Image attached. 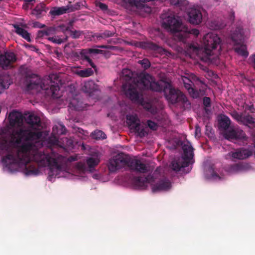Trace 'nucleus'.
Instances as JSON below:
<instances>
[{"label":"nucleus","instance_id":"f704fd0d","mask_svg":"<svg viewBox=\"0 0 255 255\" xmlns=\"http://www.w3.org/2000/svg\"><path fill=\"white\" fill-rule=\"evenodd\" d=\"M193 84V83L185 84H184V86L192 97L197 98L198 97V93L192 87Z\"/></svg>","mask_w":255,"mask_h":255},{"label":"nucleus","instance_id":"6ab92c4d","mask_svg":"<svg viewBox=\"0 0 255 255\" xmlns=\"http://www.w3.org/2000/svg\"><path fill=\"white\" fill-rule=\"evenodd\" d=\"M8 119L10 126L20 127L23 123V117L20 113L13 111L9 114Z\"/></svg>","mask_w":255,"mask_h":255},{"label":"nucleus","instance_id":"49530a36","mask_svg":"<svg viewBox=\"0 0 255 255\" xmlns=\"http://www.w3.org/2000/svg\"><path fill=\"white\" fill-rule=\"evenodd\" d=\"M143 106L145 109L152 114L156 112V109L151 103H147L143 104Z\"/></svg>","mask_w":255,"mask_h":255},{"label":"nucleus","instance_id":"4468645a","mask_svg":"<svg viewBox=\"0 0 255 255\" xmlns=\"http://www.w3.org/2000/svg\"><path fill=\"white\" fill-rule=\"evenodd\" d=\"M16 60V55L13 52H6L0 55V66L3 69H7L11 67Z\"/></svg>","mask_w":255,"mask_h":255},{"label":"nucleus","instance_id":"58836bf2","mask_svg":"<svg viewBox=\"0 0 255 255\" xmlns=\"http://www.w3.org/2000/svg\"><path fill=\"white\" fill-rule=\"evenodd\" d=\"M186 33H187V35L186 36H184L182 38V39H179L178 41H181L183 42H185L186 38L188 37L189 34H192L196 36H197L199 34V30L197 29H192L191 30H189L188 28L187 27V31H186Z\"/></svg>","mask_w":255,"mask_h":255},{"label":"nucleus","instance_id":"37998d69","mask_svg":"<svg viewBox=\"0 0 255 255\" xmlns=\"http://www.w3.org/2000/svg\"><path fill=\"white\" fill-rule=\"evenodd\" d=\"M192 79L196 84L199 85L201 88H204L206 86L203 79H201L196 76H194L192 77Z\"/></svg>","mask_w":255,"mask_h":255},{"label":"nucleus","instance_id":"ddd939ff","mask_svg":"<svg viewBox=\"0 0 255 255\" xmlns=\"http://www.w3.org/2000/svg\"><path fill=\"white\" fill-rule=\"evenodd\" d=\"M203 43L205 45V48H217L218 46L220 47L223 45L221 38L219 36L213 33H208L204 37ZM223 42V46H224Z\"/></svg>","mask_w":255,"mask_h":255},{"label":"nucleus","instance_id":"b1692460","mask_svg":"<svg viewBox=\"0 0 255 255\" xmlns=\"http://www.w3.org/2000/svg\"><path fill=\"white\" fill-rule=\"evenodd\" d=\"M139 4V2L135 0H123L122 5L127 9L135 12Z\"/></svg>","mask_w":255,"mask_h":255},{"label":"nucleus","instance_id":"2f4dec72","mask_svg":"<svg viewBox=\"0 0 255 255\" xmlns=\"http://www.w3.org/2000/svg\"><path fill=\"white\" fill-rule=\"evenodd\" d=\"M245 126L252 125L255 124V118H253L251 115L247 114L246 115H243L241 123Z\"/></svg>","mask_w":255,"mask_h":255},{"label":"nucleus","instance_id":"338daca9","mask_svg":"<svg viewBox=\"0 0 255 255\" xmlns=\"http://www.w3.org/2000/svg\"><path fill=\"white\" fill-rule=\"evenodd\" d=\"M232 19H234V18H235V13L234 12H233L232 13V15H231V17Z\"/></svg>","mask_w":255,"mask_h":255},{"label":"nucleus","instance_id":"aec40b11","mask_svg":"<svg viewBox=\"0 0 255 255\" xmlns=\"http://www.w3.org/2000/svg\"><path fill=\"white\" fill-rule=\"evenodd\" d=\"M76 9L72 5H67L66 6L61 7H52L49 13L52 16H57L66 13L67 12L73 11Z\"/></svg>","mask_w":255,"mask_h":255},{"label":"nucleus","instance_id":"c03bdc74","mask_svg":"<svg viewBox=\"0 0 255 255\" xmlns=\"http://www.w3.org/2000/svg\"><path fill=\"white\" fill-rule=\"evenodd\" d=\"M69 33L73 38L76 39L79 38L84 33L82 31L71 29L69 30Z\"/></svg>","mask_w":255,"mask_h":255},{"label":"nucleus","instance_id":"72a5a7b5","mask_svg":"<svg viewBox=\"0 0 255 255\" xmlns=\"http://www.w3.org/2000/svg\"><path fill=\"white\" fill-rule=\"evenodd\" d=\"M93 138L98 139H104L107 138L106 134L101 130H95L91 133Z\"/></svg>","mask_w":255,"mask_h":255},{"label":"nucleus","instance_id":"bf43d9fd","mask_svg":"<svg viewBox=\"0 0 255 255\" xmlns=\"http://www.w3.org/2000/svg\"><path fill=\"white\" fill-rule=\"evenodd\" d=\"M201 134V128L200 127H196V130H195V135L196 136H197L199 135V136H200Z\"/></svg>","mask_w":255,"mask_h":255},{"label":"nucleus","instance_id":"5fc2aeb1","mask_svg":"<svg viewBox=\"0 0 255 255\" xmlns=\"http://www.w3.org/2000/svg\"><path fill=\"white\" fill-rule=\"evenodd\" d=\"M33 26L35 28H42L45 27L46 25L38 21H36L33 23Z\"/></svg>","mask_w":255,"mask_h":255},{"label":"nucleus","instance_id":"4c0bfd02","mask_svg":"<svg viewBox=\"0 0 255 255\" xmlns=\"http://www.w3.org/2000/svg\"><path fill=\"white\" fill-rule=\"evenodd\" d=\"M135 12L140 14H141L142 12L150 13L151 12V8L145 4L139 3L137 10Z\"/></svg>","mask_w":255,"mask_h":255},{"label":"nucleus","instance_id":"09e8293b","mask_svg":"<svg viewBox=\"0 0 255 255\" xmlns=\"http://www.w3.org/2000/svg\"><path fill=\"white\" fill-rule=\"evenodd\" d=\"M139 63L144 68V70L148 69L150 66V63L149 61L146 58H144L142 60L139 61Z\"/></svg>","mask_w":255,"mask_h":255},{"label":"nucleus","instance_id":"a19ab883","mask_svg":"<svg viewBox=\"0 0 255 255\" xmlns=\"http://www.w3.org/2000/svg\"><path fill=\"white\" fill-rule=\"evenodd\" d=\"M133 129L140 137H144L146 134V132L145 131L144 129L141 128L140 124L139 125L135 126V128Z\"/></svg>","mask_w":255,"mask_h":255},{"label":"nucleus","instance_id":"9d476101","mask_svg":"<svg viewBox=\"0 0 255 255\" xmlns=\"http://www.w3.org/2000/svg\"><path fill=\"white\" fill-rule=\"evenodd\" d=\"M146 74L145 72H144L143 74H141L139 76L138 80L136 83L133 85H130L129 86L127 94L132 101L134 102H139L140 101V96L142 95V93L141 91H138V89L140 91L146 90V89H143L142 86H140L137 85L141 77Z\"/></svg>","mask_w":255,"mask_h":255},{"label":"nucleus","instance_id":"c85d7f7f","mask_svg":"<svg viewBox=\"0 0 255 255\" xmlns=\"http://www.w3.org/2000/svg\"><path fill=\"white\" fill-rule=\"evenodd\" d=\"M231 124V120L227 116H224L219 121V126L221 128L225 130H228Z\"/></svg>","mask_w":255,"mask_h":255},{"label":"nucleus","instance_id":"423d86ee","mask_svg":"<svg viewBox=\"0 0 255 255\" xmlns=\"http://www.w3.org/2000/svg\"><path fill=\"white\" fill-rule=\"evenodd\" d=\"M51 85L49 87H45L42 83L41 79L36 74H32L26 77L25 85L27 90L36 89L39 90L40 89L46 91V93L50 94L53 98L58 97V92L59 87L57 83L52 84L51 81Z\"/></svg>","mask_w":255,"mask_h":255},{"label":"nucleus","instance_id":"7c9ffc66","mask_svg":"<svg viewBox=\"0 0 255 255\" xmlns=\"http://www.w3.org/2000/svg\"><path fill=\"white\" fill-rule=\"evenodd\" d=\"M171 4L179 7L181 9H185L188 4L186 0H169Z\"/></svg>","mask_w":255,"mask_h":255},{"label":"nucleus","instance_id":"393cba45","mask_svg":"<svg viewBox=\"0 0 255 255\" xmlns=\"http://www.w3.org/2000/svg\"><path fill=\"white\" fill-rule=\"evenodd\" d=\"M13 27L15 29V32L17 34L22 36L27 41L30 42L31 41L30 33L26 30L20 27L19 25L16 24H14Z\"/></svg>","mask_w":255,"mask_h":255},{"label":"nucleus","instance_id":"bb28decb","mask_svg":"<svg viewBox=\"0 0 255 255\" xmlns=\"http://www.w3.org/2000/svg\"><path fill=\"white\" fill-rule=\"evenodd\" d=\"M56 28L54 27H47L45 30H39L37 33V38H40L44 36H48L50 34H55Z\"/></svg>","mask_w":255,"mask_h":255},{"label":"nucleus","instance_id":"7ed1b4c3","mask_svg":"<svg viewBox=\"0 0 255 255\" xmlns=\"http://www.w3.org/2000/svg\"><path fill=\"white\" fill-rule=\"evenodd\" d=\"M128 166L132 171L136 173H145L148 172L147 166L139 159L131 158L123 153H119L109 159L108 167L110 172H114L117 170Z\"/></svg>","mask_w":255,"mask_h":255},{"label":"nucleus","instance_id":"1a4fd4ad","mask_svg":"<svg viewBox=\"0 0 255 255\" xmlns=\"http://www.w3.org/2000/svg\"><path fill=\"white\" fill-rule=\"evenodd\" d=\"M224 136L225 138L230 140L241 141L243 144L248 143V137L242 129L238 128H230L225 131Z\"/></svg>","mask_w":255,"mask_h":255},{"label":"nucleus","instance_id":"dca6fc26","mask_svg":"<svg viewBox=\"0 0 255 255\" xmlns=\"http://www.w3.org/2000/svg\"><path fill=\"white\" fill-rule=\"evenodd\" d=\"M188 20L193 24H199L202 20V14L200 9L193 7L188 12Z\"/></svg>","mask_w":255,"mask_h":255},{"label":"nucleus","instance_id":"f257e3e1","mask_svg":"<svg viewBox=\"0 0 255 255\" xmlns=\"http://www.w3.org/2000/svg\"><path fill=\"white\" fill-rule=\"evenodd\" d=\"M42 133L20 128L12 131L10 139H0V155L6 153L2 162L9 171H22L26 175H36L39 172L37 166H48V178L56 176L61 166L56 159L39 149L43 146L39 140Z\"/></svg>","mask_w":255,"mask_h":255},{"label":"nucleus","instance_id":"79ce46f5","mask_svg":"<svg viewBox=\"0 0 255 255\" xmlns=\"http://www.w3.org/2000/svg\"><path fill=\"white\" fill-rule=\"evenodd\" d=\"M67 36H66L63 39H61V38H59V36H57L52 37H49L48 38V39L49 41H51L53 43L58 44H59L64 42L65 41H66L67 40Z\"/></svg>","mask_w":255,"mask_h":255},{"label":"nucleus","instance_id":"de8ad7c7","mask_svg":"<svg viewBox=\"0 0 255 255\" xmlns=\"http://www.w3.org/2000/svg\"><path fill=\"white\" fill-rule=\"evenodd\" d=\"M235 52L238 54L242 56L244 58H246L249 55V52L247 49H234Z\"/></svg>","mask_w":255,"mask_h":255},{"label":"nucleus","instance_id":"0e129e2a","mask_svg":"<svg viewBox=\"0 0 255 255\" xmlns=\"http://www.w3.org/2000/svg\"><path fill=\"white\" fill-rule=\"evenodd\" d=\"M96 48H116V47L114 46H107L105 45H100V46H97Z\"/></svg>","mask_w":255,"mask_h":255},{"label":"nucleus","instance_id":"473e14b6","mask_svg":"<svg viewBox=\"0 0 255 255\" xmlns=\"http://www.w3.org/2000/svg\"><path fill=\"white\" fill-rule=\"evenodd\" d=\"M94 73L91 68H86L76 71V74L81 77H88L92 75Z\"/></svg>","mask_w":255,"mask_h":255},{"label":"nucleus","instance_id":"0eeeda50","mask_svg":"<svg viewBox=\"0 0 255 255\" xmlns=\"http://www.w3.org/2000/svg\"><path fill=\"white\" fill-rule=\"evenodd\" d=\"M183 155L181 158L174 159L171 164V168L175 171L178 172L181 168L189 166L192 163V160L194 156L193 148L190 143L184 144L182 147Z\"/></svg>","mask_w":255,"mask_h":255},{"label":"nucleus","instance_id":"f3484780","mask_svg":"<svg viewBox=\"0 0 255 255\" xmlns=\"http://www.w3.org/2000/svg\"><path fill=\"white\" fill-rule=\"evenodd\" d=\"M25 122L29 127L34 130H40L42 128L40 118L37 115H29L25 119Z\"/></svg>","mask_w":255,"mask_h":255},{"label":"nucleus","instance_id":"4be33fe9","mask_svg":"<svg viewBox=\"0 0 255 255\" xmlns=\"http://www.w3.org/2000/svg\"><path fill=\"white\" fill-rule=\"evenodd\" d=\"M209 172L211 174L212 179L215 180H221L224 179V174L223 169L217 168L214 165L210 166L209 168Z\"/></svg>","mask_w":255,"mask_h":255},{"label":"nucleus","instance_id":"a878e982","mask_svg":"<svg viewBox=\"0 0 255 255\" xmlns=\"http://www.w3.org/2000/svg\"><path fill=\"white\" fill-rule=\"evenodd\" d=\"M82 89L84 92L90 94L96 90V85L93 81H88L85 82Z\"/></svg>","mask_w":255,"mask_h":255},{"label":"nucleus","instance_id":"603ef678","mask_svg":"<svg viewBox=\"0 0 255 255\" xmlns=\"http://www.w3.org/2000/svg\"><path fill=\"white\" fill-rule=\"evenodd\" d=\"M48 142L52 145H57L58 144L59 141L56 137L53 136L49 138Z\"/></svg>","mask_w":255,"mask_h":255},{"label":"nucleus","instance_id":"e2e57ef3","mask_svg":"<svg viewBox=\"0 0 255 255\" xmlns=\"http://www.w3.org/2000/svg\"><path fill=\"white\" fill-rule=\"evenodd\" d=\"M253 66L255 70V54L252 55Z\"/></svg>","mask_w":255,"mask_h":255},{"label":"nucleus","instance_id":"ea45409f","mask_svg":"<svg viewBox=\"0 0 255 255\" xmlns=\"http://www.w3.org/2000/svg\"><path fill=\"white\" fill-rule=\"evenodd\" d=\"M114 34V32H112L110 30H106L104 32L99 34H95L93 35V37H96L98 38H105L109 37L112 36Z\"/></svg>","mask_w":255,"mask_h":255},{"label":"nucleus","instance_id":"c756f323","mask_svg":"<svg viewBox=\"0 0 255 255\" xmlns=\"http://www.w3.org/2000/svg\"><path fill=\"white\" fill-rule=\"evenodd\" d=\"M45 11V4L43 3H40L32 10V14L35 15L37 18H39L42 12Z\"/></svg>","mask_w":255,"mask_h":255},{"label":"nucleus","instance_id":"39448f33","mask_svg":"<svg viewBox=\"0 0 255 255\" xmlns=\"http://www.w3.org/2000/svg\"><path fill=\"white\" fill-rule=\"evenodd\" d=\"M161 18L162 26L173 34L175 40L182 39L184 36H186L187 27L182 23L178 17L174 15L164 14L161 16Z\"/></svg>","mask_w":255,"mask_h":255},{"label":"nucleus","instance_id":"052dcab7","mask_svg":"<svg viewBox=\"0 0 255 255\" xmlns=\"http://www.w3.org/2000/svg\"><path fill=\"white\" fill-rule=\"evenodd\" d=\"M247 109L252 113L255 112V109L254 108L253 105L249 106Z\"/></svg>","mask_w":255,"mask_h":255},{"label":"nucleus","instance_id":"c9c22d12","mask_svg":"<svg viewBox=\"0 0 255 255\" xmlns=\"http://www.w3.org/2000/svg\"><path fill=\"white\" fill-rule=\"evenodd\" d=\"M203 103L204 106V110L207 114L211 112V110L209 108L211 107V100L208 97H204L203 99Z\"/></svg>","mask_w":255,"mask_h":255},{"label":"nucleus","instance_id":"20e7f679","mask_svg":"<svg viewBox=\"0 0 255 255\" xmlns=\"http://www.w3.org/2000/svg\"><path fill=\"white\" fill-rule=\"evenodd\" d=\"M161 18L162 26L173 34L175 40L182 39L184 36H186L187 27L182 23L178 17L174 15L164 14L161 16Z\"/></svg>","mask_w":255,"mask_h":255},{"label":"nucleus","instance_id":"6e6552de","mask_svg":"<svg viewBox=\"0 0 255 255\" xmlns=\"http://www.w3.org/2000/svg\"><path fill=\"white\" fill-rule=\"evenodd\" d=\"M82 49L81 51L78 52H73V55L74 57L81 59L83 61H87L90 65L93 68H96V66L90 59L89 54L91 53L102 54L106 58H109L111 53L109 50H103L100 49Z\"/></svg>","mask_w":255,"mask_h":255},{"label":"nucleus","instance_id":"774afa93","mask_svg":"<svg viewBox=\"0 0 255 255\" xmlns=\"http://www.w3.org/2000/svg\"><path fill=\"white\" fill-rule=\"evenodd\" d=\"M189 48H198V47H197L196 46H194V45H190Z\"/></svg>","mask_w":255,"mask_h":255},{"label":"nucleus","instance_id":"6e6d98bb","mask_svg":"<svg viewBox=\"0 0 255 255\" xmlns=\"http://www.w3.org/2000/svg\"><path fill=\"white\" fill-rule=\"evenodd\" d=\"M181 80L184 84H189V83H193V81H192L189 78H188L185 76H182L181 77Z\"/></svg>","mask_w":255,"mask_h":255},{"label":"nucleus","instance_id":"f8f14e48","mask_svg":"<svg viewBox=\"0 0 255 255\" xmlns=\"http://www.w3.org/2000/svg\"><path fill=\"white\" fill-rule=\"evenodd\" d=\"M196 52H199L203 50L202 61L208 63H216L219 59V50L217 49H193Z\"/></svg>","mask_w":255,"mask_h":255},{"label":"nucleus","instance_id":"f03ea898","mask_svg":"<svg viewBox=\"0 0 255 255\" xmlns=\"http://www.w3.org/2000/svg\"><path fill=\"white\" fill-rule=\"evenodd\" d=\"M137 85L142 86L143 89H150L153 91H163L169 102L177 104L183 110L190 108V102L180 90L175 89L169 83L162 81H155L154 78L150 74L142 76Z\"/></svg>","mask_w":255,"mask_h":255},{"label":"nucleus","instance_id":"412c9836","mask_svg":"<svg viewBox=\"0 0 255 255\" xmlns=\"http://www.w3.org/2000/svg\"><path fill=\"white\" fill-rule=\"evenodd\" d=\"M253 152L249 149L242 148L232 152V157L238 159H244L251 156Z\"/></svg>","mask_w":255,"mask_h":255},{"label":"nucleus","instance_id":"2eb2a0df","mask_svg":"<svg viewBox=\"0 0 255 255\" xmlns=\"http://www.w3.org/2000/svg\"><path fill=\"white\" fill-rule=\"evenodd\" d=\"M154 181L153 175H148L146 177H134L132 183L134 186L138 189H144L147 187V183Z\"/></svg>","mask_w":255,"mask_h":255},{"label":"nucleus","instance_id":"e433bc0d","mask_svg":"<svg viewBox=\"0 0 255 255\" xmlns=\"http://www.w3.org/2000/svg\"><path fill=\"white\" fill-rule=\"evenodd\" d=\"M100 162L98 158L89 157L87 159L86 163L90 168H92L97 166Z\"/></svg>","mask_w":255,"mask_h":255},{"label":"nucleus","instance_id":"864d4df0","mask_svg":"<svg viewBox=\"0 0 255 255\" xmlns=\"http://www.w3.org/2000/svg\"><path fill=\"white\" fill-rule=\"evenodd\" d=\"M97 6L103 11H105L108 10V6L105 3L102 2H98L97 3Z\"/></svg>","mask_w":255,"mask_h":255},{"label":"nucleus","instance_id":"4d7b16f0","mask_svg":"<svg viewBox=\"0 0 255 255\" xmlns=\"http://www.w3.org/2000/svg\"><path fill=\"white\" fill-rule=\"evenodd\" d=\"M231 169L233 171H238L240 169V166L238 164H235L231 166Z\"/></svg>","mask_w":255,"mask_h":255},{"label":"nucleus","instance_id":"5701e85b","mask_svg":"<svg viewBox=\"0 0 255 255\" xmlns=\"http://www.w3.org/2000/svg\"><path fill=\"white\" fill-rule=\"evenodd\" d=\"M125 43L127 44V45L138 48H162L152 43H146L145 41H131L125 42Z\"/></svg>","mask_w":255,"mask_h":255},{"label":"nucleus","instance_id":"13d9d810","mask_svg":"<svg viewBox=\"0 0 255 255\" xmlns=\"http://www.w3.org/2000/svg\"><path fill=\"white\" fill-rule=\"evenodd\" d=\"M59 27L61 28L62 31L63 33H65V32L67 31L69 32V30H71V29H70L69 27H66L63 25H60Z\"/></svg>","mask_w":255,"mask_h":255},{"label":"nucleus","instance_id":"3c124183","mask_svg":"<svg viewBox=\"0 0 255 255\" xmlns=\"http://www.w3.org/2000/svg\"><path fill=\"white\" fill-rule=\"evenodd\" d=\"M147 124L148 127L153 130H156L158 128V125L157 123L152 121L151 120H148L147 121Z\"/></svg>","mask_w":255,"mask_h":255},{"label":"nucleus","instance_id":"cd10ccee","mask_svg":"<svg viewBox=\"0 0 255 255\" xmlns=\"http://www.w3.org/2000/svg\"><path fill=\"white\" fill-rule=\"evenodd\" d=\"M127 120L131 129L134 128L135 126L140 124V121L136 116L127 115Z\"/></svg>","mask_w":255,"mask_h":255},{"label":"nucleus","instance_id":"69168bd1","mask_svg":"<svg viewBox=\"0 0 255 255\" xmlns=\"http://www.w3.org/2000/svg\"><path fill=\"white\" fill-rule=\"evenodd\" d=\"M25 1V4H28L30 2H35V0H24Z\"/></svg>","mask_w":255,"mask_h":255},{"label":"nucleus","instance_id":"8fccbe9b","mask_svg":"<svg viewBox=\"0 0 255 255\" xmlns=\"http://www.w3.org/2000/svg\"><path fill=\"white\" fill-rule=\"evenodd\" d=\"M5 78L3 77H0V84L4 89H7L10 85V82L6 80V82L4 81Z\"/></svg>","mask_w":255,"mask_h":255},{"label":"nucleus","instance_id":"a18cd8bd","mask_svg":"<svg viewBox=\"0 0 255 255\" xmlns=\"http://www.w3.org/2000/svg\"><path fill=\"white\" fill-rule=\"evenodd\" d=\"M232 117L239 123H241L243 115L240 114L236 111H233L230 113Z\"/></svg>","mask_w":255,"mask_h":255},{"label":"nucleus","instance_id":"a211bd4d","mask_svg":"<svg viewBox=\"0 0 255 255\" xmlns=\"http://www.w3.org/2000/svg\"><path fill=\"white\" fill-rule=\"evenodd\" d=\"M171 187V182L167 178L160 179L157 183L152 185V191L156 192L161 191H167Z\"/></svg>","mask_w":255,"mask_h":255},{"label":"nucleus","instance_id":"680f3d73","mask_svg":"<svg viewBox=\"0 0 255 255\" xmlns=\"http://www.w3.org/2000/svg\"><path fill=\"white\" fill-rule=\"evenodd\" d=\"M60 127H61V131L60 132V134H65V131L66 130V128L65 127L63 126V125H60Z\"/></svg>","mask_w":255,"mask_h":255},{"label":"nucleus","instance_id":"9b49d317","mask_svg":"<svg viewBox=\"0 0 255 255\" xmlns=\"http://www.w3.org/2000/svg\"><path fill=\"white\" fill-rule=\"evenodd\" d=\"M231 39L234 45L237 48H244L246 47L244 31L242 27H237L231 34Z\"/></svg>","mask_w":255,"mask_h":255}]
</instances>
